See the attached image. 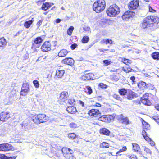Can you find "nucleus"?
I'll list each match as a JSON object with an SVG mask.
<instances>
[{"label": "nucleus", "mask_w": 159, "mask_h": 159, "mask_svg": "<svg viewBox=\"0 0 159 159\" xmlns=\"http://www.w3.org/2000/svg\"><path fill=\"white\" fill-rule=\"evenodd\" d=\"M149 94L148 93H146L143 95L141 98V102L145 105L147 106H150L151 104V103L148 99Z\"/></svg>", "instance_id": "obj_9"}, {"label": "nucleus", "mask_w": 159, "mask_h": 159, "mask_svg": "<svg viewBox=\"0 0 159 159\" xmlns=\"http://www.w3.org/2000/svg\"><path fill=\"white\" fill-rule=\"evenodd\" d=\"M99 86L102 88H107V86L103 83L100 84H99Z\"/></svg>", "instance_id": "obj_50"}, {"label": "nucleus", "mask_w": 159, "mask_h": 159, "mask_svg": "<svg viewBox=\"0 0 159 159\" xmlns=\"http://www.w3.org/2000/svg\"><path fill=\"white\" fill-rule=\"evenodd\" d=\"M94 76L93 74L91 73L86 74L83 76V78L85 80H93Z\"/></svg>", "instance_id": "obj_19"}, {"label": "nucleus", "mask_w": 159, "mask_h": 159, "mask_svg": "<svg viewBox=\"0 0 159 159\" xmlns=\"http://www.w3.org/2000/svg\"><path fill=\"white\" fill-rule=\"evenodd\" d=\"M41 49L43 52H47L51 49V45L48 42H45L41 46Z\"/></svg>", "instance_id": "obj_11"}, {"label": "nucleus", "mask_w": 159, "mask_h": 159, "mask_svg": "<svg viewBox=\"0 0 159 159\" xmlns=\"http://www.w3.org/2000/svg\"><path fill=\"white\" fill-rule=\"evenodd\" d=\"M94 106L97 107H101V105L98 103H96L94 105H93Z\"/></svg>", "instance_id": "obj_60"}, {"label": "nucleus", "mask_w": 159, "mask_h": 159, "mask_svg": "<svg viewBox=\"0 0 159 159\" xmlns=\"http://www.w3.org/2000/svg\"><path fill=\"white\" fill-rule=\"evenodd\" d=\"M28 54H26L24 56V59L26 60V59H27L28 58Z\"/></svg>", "instance_id": "obj_62"}, {"label": "nucleus", "mask_w": 159, "mask_h": 159, "mask_svg": "<svg viewBox=\"0 0 159 159\" xmlns=\"http://www.w3.org/2000/svg\"><path fill=\"white\" fill-rule=\"evenodd\" d=\"M152 119L157 122L159 120V118L157 116H154L152 117Z\"/></svg>", "instance_id": "obj_51"}, {"label": "nucleus", "mask_w": 159, "mask_h": 159, "mask_svg": "<svg viewBox=\"0 0 159 159\" xmlns=\"http://www.w3.org/2000/svg\"><path fill=\"white\" fill-rule=\"evenodd\" d=\"M7 44V42L4 38H2L0 39V47H4Z\"/></svg>", "instance_id": "obj_26"}, {"label": "nucleus", "mask_w": 159, "mask_h": 159, "mask_svg": "<svg viewBox=\"0 0 159 159\" xmlns=\"http://www.w3.org/2000/svg\"><path fill=\"white\" fill-rule=\"evenodd\" d=\"M10 117L9 113L6 112H2L0 114V120L2 121H6Z\"/></svg>", "instance_id": "obj_13"}, {"label": "nucleus", "mask_w": 159, "mask_h": 159, "mask_svg": "<svg viewBox=\"0 0 159 159\" xmlns=\"http://www.w3.org/2000/svg\"><path fill=\"white\" fill-rule=\"evenodd\" d=\"M128 91L125 89H121L119 91L120 94L122 95H124L126 93L127 94Z\"/></svg>", "instance_id": "obj_37"}, {"label": "nucleus", "mask_w": 159, "mask_h": 159, "mask_svg": "<svg viewBox=\"0 0 159 159\" xmlns=\"http://www.w3.org/2000/svg\"><path fill=\"white\" fill-rule=\"evenodd\" d=\"M68 53V51L65 49L61 50L58 53V56L59 57H63L66 56Z\"/></svg>", "instance_id": "obj_22"}, {"label": "nucleus", "mask_w": 159, "mask_h": 159, "mask_svg": "<svg viewBox=\"0 0 159 159\" xmlns=\"http://www.w3.org/2000/svg\"><path fill=\"white\" fill-rule=\"evenodd\" d=\"M42 22L43 20H40L38 21L36 24L38 27H39L41 25Z\"/></svg>", "instance_id": "obj_54"}, {"label": "nucleus", "mask_w": 159, "mask_h": 159, "mask_svg": "<svg viewBox=\"0 0 159 159\" xmlns=\"http://www.w3.org/2000/svg\"><path fill=\"white\" fill-rule=\"evenodd\" d=\"M109 146V144L106 142H103L100 145L101 147L102 148H108Z\"/></svg>", "instance_id": "obj_41"}, {"label": "nucleus", "mask_w": 159, "mask_h": 159, "mask_svg": "<svg viewBox=\"0 0 159 159\" xmlns=\"http://www.w3.org/2000/svg\"><path fill=\"white\" fill-rule=\"evenodd\" d=\"M85 90V92L89 95L91 94L93 92V90L89 86H86L85 88L84 89Z\"/></svg>", "instance_id": "obj_28"}, {"label": "nucleus", "mask_w": 159, "mask_h": 159, "mask_svg": "<svg viewBox=\"0 0 159 159\" xmlns=\"http://www.w3.org/2000/svg\"><path fill=\"white\" fill-rule=\"evenodd\" d=\"M0 151H3V148L2 147V144H0Z\"/></svg>", "instance_id": "obj_61"}, {"label": "nucleus", "mask_w": 159, "mask_h": 159, "mask_svg": "<svg viewBox=\"0 0 159 159\" xmlns=\"http://www.w3.org/2000/svg\"><path fill=\"white\" fill-rule=\"evenodd\" d=\"M146 141L149 142L152 146H154L155 144V143L153 141H152L150 138V140H148Z\"/></svg>", "instance_id": "obj_53"}, {"label": "nucleus", "mask_w": 159, "mask_h": 159, "mask_svg": "<svg viewBox=\"0 0 159 159\" xmlns=\"http://www.w3.org/2000/svg\"><path fill=\"white\" fill-rule=\"evenodd\" d=\"M128 156L129 158L131 159H136V156L135 155H133L131 156L128 155Z\"/></svg>", "instance_id": "obj_55"}, {"label": "nucleus", "mask_w": 159, "mask_h": 159, "mask_svg": "<svg viewBox=\"0 0 159 159\" xmlns=\"http://www.w3.org/2000/svg\"><path fill=\"white\" fill-rule=\"evenodd\" d=\"M65 73V70H57L56 71V76L58 78H61Z\"/></svg>", "instance_id": "obj_17"}, {"label": "nucleus", "mask_w": 159, "mask_h": 159, "mask_svg": "<svg viewBox=\"0 0 159 159\" xmlns=\"http://www.w3.org/2000/svg\"><path fill=\"white\" fill-rule=\"evenodd\" d=\"M75 100L73 98L69 99L68 101V103L70 105L73 104L75 103Z\"/></svg>", "instance_id": "obj_48"}, {"label": "nucleus", "mask_w": 159, "mask_h": 159, "mask_svg": "<svg viewBox=\"0 0 159 159\" xmlns=\"http://www.w3.org/2000/svg\"><path fill=\"white\" fill-rule=\"evenodd\" d=\"M142 134L145 140H150V138H149L145 130H143L142 132Z\"/></svg>", "instance_id": "obj_33"}, {"label": "nucleus", "mask_w": 159, "mask_h": 159, "mask_svg": "<svg viewBox=\"0 0 159 159\" xmlns=\"http://www.w3.org/2000/svg\"><path fill=\"white\" fill-rule=\"evenodd\" d=\"M61 21V20L59 19H57L56 20V22L57 23H59Z\"/></svg>", "instance_id": "obj_64"}, {"label": "nucleus", "mask_w": 159, "mask_h": 159, "mask_svg": "<svg viewBox=\"0 0 159 159\" xmlns=\"http://www.w3.org/2000/svg\"><path fill=\"white\" fill-rule=\"evenodd\" d=\"M135 14L134 12L131 11H128L124 13L122 16V19L124 20H126L130 18L135 16Z\"/></svg>", "instance_id": "obj_7"}, {"label": "nucleus", "mask_w": 159, "mask_h": 159, "mask_svg": "<svg viewBox=\"0 0 159 159\" xmlns=\"http://www.w3.org/2000/svg\"><path fill=\"white\" fill-rule=\"evenodd\" d=\"M132 145L134 150L136 151H139L140 147L137 144L133 143Z\"/></svg>", "instance_id": "obj_34"}, {"label": "nucleus", "mask_w": 159, "mask_h": 159, "mask_svg": "<svg viewBox=\"0 0 159 159\" xmlns=\"http://www.w3.org/2000/svg\"><path fill=\"white\" fill-rule=\"evenodd\" d=\"M155 107L157 110L159 111V104H156L155 106Z\"/></svg>", "instance_id": "obj_58"}, {"label": "nucleus", "mask_w": 159, "mask_h": 159, "mask_svg": "<svg viewBox=\"0 0 159 159\" xmlns=\"http://www.w3.org/2000/svg\"><path fill=\"white\" fill-rule=\"evenodd\" d=\"M74 62V60L71 58H66L62 61V63H63L70 66L73 65Z\"/></svg>", "instance_id": "obj_15"}, {"label": "nucleus", "mask_w": 159, "mask_h": 159, "mask_svg": "<svg viewBox=\"0 0 159 159\" xmlns=\"http://www.w3.org/2000/svg\"><path fill=\"white\" fill-rule=\"evenodd\" d=\"M120 11V8L116 4L110 6L107 9L106 12L108 16L114 17L119 14Z\"/></svg>", "instance_id": "obj_3"}, {"label": "nucleus", "mask_w": 159, "mask_h": 159, "mask_svg": "<svg viewBox=\"0 0 159 159\" xmlns=\"http://www.w3.org/2000/svg\"><path fill=\"white\" fill-rule=\"evenodd\" d=\"M122 61L125 64H127V63H132V61L128 59L123 58L122 59Z\"/></svg>", "instance_id": "obj_40"}, {"label": "nucleus", "mask_w": 159, "mask_h": 159, "mask_svg": "<svg viewBox=\"0 0 159 159\" xmlns=\"http://www.w3.org/2000/svg\"><path fill=\"white\" fill-rule=\"evenodd\" d=\"M130 79L133 82H134L135 80V77L134 76H132L130 77Z\"/></svg>", "instance_id": "obj_59"}, {"label": "nucleus", "mask_w": 159, "mask_h": 159, "mask_svg": "<svg viewBox=\"0 0 159 159\" xmlns=\"http://www.w3.org/2000/svg\"><path fill=\"white\" fill-rule=\"evenodd\" d=\"M149 12H154L155 11V10L153 9L150 6L148 7Z\"/></svg>", "instance_id": "obj_56"}, {"label": "nucleus", "mask_w": 159, "mask_h": 159, "mask_svg": "<svg viewBox=\"0 0 159 159\" xmlns=\"http://www.w3.org/2000/svg\"><path fill=\"white\" fill-rule=\"evenodd\" d=\"M100 132L101 134L106 135H109L110 133V131L106 128H103L100 129Z\"/></svg>", "instance_id": "obj_25"}, {"label": "nucleus", "mask_w": 159, "mask_h": 159, "mask_svg": "<svg viewBox=\"0 0 159 159\" xmlns=\"http://www.w3.org/2000/svg\"><path fill=\"white\" fill-rule=\"evenodd\" d=\"M77 45L76 43L72 44L71 46V48L72 50L75 49L77 47Z\"/></svg>", "instance_id": "obj_52"}, {"label": "nucleus", "mask_w": 159, "mask_h": 159, "mask_svg": "<svg viewBox=\"0 0 159 159\" xmlns=\"http://www.w3.org/2000/svg\"><path fill=\"white\" fill-rule=\"evenodd\" d=\"M51 6V4L48 2H46L43 3L42 7V8L43 10H47Z\"/></svg>", "instance_id": "obj_27"}, {"label": "nucleus", "mask_w": 159, "mask_h": 159, "mask_svg": "<svg viewBox=\"0 0 159 159\" xmlns=\"http://www.w3.org/2000/svg\"><path fill=\"white\" fill-rule=\"evenodd\" d=\"M159 18L154 16H148L144 18L142 23V27L143 29L149 28L152 31L159 28Z\"/></svg>", "instance_id": "obj_1"}, {"label": "nucleus", "mask_w": 159, "mask_h": 159, "mask_svg": "<svg viewBox=\"0 0 159 159\" xmlns=\"http://www.w3.org/2000/svg\"><path fill=\"white\" fill-rule=\"evenodd\" d=\"M144 151L148 154L149 155H151L152 151L148 148H145Z\"/></svg>", "instance_id": "obj_43"}, {"label": "nucleus", "mask_w": 159, "mask_h": 159, "mask_svg": "<svg viewBox=\"0 0 159 159\" xmlns=\"http://www.w3.org/2000/svg\"><path fill=\"white\" fill-rule=\"evenodd\" d=\"M102 42L103 43H105L106 44H107L108 43L111 44L112 42L111 40L107 39H103Z\"/></svg>", "instance_id": "obj_42"}, {"label": "nucleus", "mask_w": 159, "mask_h": 159, "mask_svg": "<svg viewBox=\"0 0 159 159\" xmlns=\"http://www.w3.org/2000/svg\"><path fill=\"white\" fill-rule=\"evenodd\" d=\"M68 137L69 138H70L71 139H74L76 137L75 134L74 133H70L68 134Z\"/></svg>", "instance_id": "obj_47"}, {"label": "nucleus", "mask_w": 159, "mask_h": 159, "mask_svg": "<svg viewBox=\"0 0 159 159\" xmlns=\"http://www.w3.org/2000/svg\"><path fill=\"white\" fill-rule=\"evenodd\" d=\"M74 28L72 26H70L69 29L67 30V34L69 35H71L72 34L73 31V30Z\"/></svg>", "instance_id": "obj_35"}, {"label": "nucleus", "mask_w": 159, "mask_h": 159, "mask_svg": "<svg viewBox=\"0 0 159 159\" xmlns=\"http://www.w3.org/2000/svg\"><path fill=\"white\" fill-rule=\"evenodd\" d=\"M103 62L105 64L106 66L110 65L112 63L111 61L110 60H104L103 61Z\"/></svg>", "instance_id": "obj_44"}, {"label": "nucleus", "mask_w": 159, "mask_h": 159, "mask_svg": "<svg viewBox=\"0 0 159 159\" xmlns=\"http://www.w3.org/2000/svg\"><path fill=\"white\" fill-rule=\"evenodd\" d=\"M33 21L32 20H30L26 21L24 24V26L27 29H28L29 27L30 26L32 23H33Z\"/></svg>", "instance_id": "obj_29"}, {"label": "nucleus", "mask_w": 159, "mask_h": 159, "mask_svg": "<svg viewBox=\"0 0 159 159\" xmlns=\"http://www.w3.org/2000/svg\"><path fill=\"white\" fill-rule=\"evenodd\" d=\"M29 91V85L28 84L24 83L21 88L20 92L21 95L23 96L26 95Z\"/></svg>", "instance_id": "obj_6"}, {"label": "nucleus", "mask_w": 159, "mask_h": 159, "mask_svg": "<svg viewBox=\"0 0 159 159\" xmlns=\"http://www.w3.org/2000/svg\"><path fill=\"white\" fill-rule=\"evenodd\" d=\"M16 157L15 156L8 157L3 154H0V159H15Z\"/></svg>", "instance_id": "obj_31"}, {"label": "nucleus", "mask_w": 159, "mask_h": 159, "mask_svg": "<svg viewBox=\"0 0 159 159\" xmlns=\"http://www.w3.org/2000/svg\"><path fill=\"white\" fill-rule=\"evenodd\" d=\"M89 38L87 36H84L82 39V41L84 43H87L89 40Z\"/></svg>", "instance_id": "obj_39"}, {"label": "nucleus", "mask_w": 159, "mask_h": 159, "mask_svg": "<svg viewBox=\"0 0 159 159\" xmlns=\"http://www.w3.org/2000/svg\"><path fill=\"white\" fill-rule=\"evenodd\" d=\"M2 147L3 148V151H9L12 148V146L8 143L2 144Z\"/></svg>", "instance_id": "obj_23"}, {"label": "nucleus", "mask_w": 159, "mask_h": 159, "mask_svg": "<svg viewBox=\"0 0 159 159\" xmlns=\"http://www.w3.org/2000/svg\"><path fill=\"white\" fill-rule=\"evenodd\" d=\"M152 56L153 58L155 60H159V52H155L152 54Z\"/></svg>", "instance_id": "obj_30"}, {"label": "nucleus", "mask_w": 159, "mask_h": 159, "mask_svg": "<svg viewBox=\"0 0 159 159\" xmlns=\"http://www.w3.org/2000/svg\"><path fill=\"white\" fill-rule=\"evenodd\" d=\"M68 96V93L64 91L61 93L59 97V99L61 100L62 101H64L66 100Z\"/></svg>", "instance_id": "obj_18"}, {"label": "nucleus", "mask_w": 159, "mask_h": 159, "mask_svg": "<svg viewBox=\"0 0 159 159\" xmlns=\"http://www.w3.org/2000/svg\"><path fill=\"white\" fill-rule=\"evenodd\" d=\"M126 96L127 98L129 100H132L134 99L138 96L137 94L136 93L130 90L128 91Z\"/></svg>", "instance_id": "obj_12"}, {"label": "nucleus", "mask_w": 159, "mask_h": 159, "mask_svg": "<svg viewBox=\"0 0 159 159\" xmlns=\"http://www.w3.org/2000/svg\"><path fill=\"white\" fill-rule=\"evenodd\" d=\"M112 119V116L109 115H104L99 118L98 120L105 122H110Z\"/></svg>", "instance_id": "obj_10"}, {"label": "nucleus", "mask_w": 159, "mask_h": 159, "mask_svg": "<svg viewBox=\"0 0 159 159\" xmlns=\"http://www.w3.org/2000/svg\"><path fill=\"white\" fill-rule=\"evenodd\" d=\"M105 6L106 3L104 0H98L93 4V9L96 13H99L103 11Z\"/></svg>", "instance_id": "obj_2"}, {"label": "nucleus", "mask_w": 159, "mask_h": 159, "mask_svg": "<svg viewBox=\"0 0 159 159\" xmlns=\"http://www.w3.org/2000/svg\"><path fill=\"white\" fill-rule=\"evenodd\" d=\"M138 87L140 89L144 90L147 88V86L146 83L144 82H141L138 84Z\"/></svg>", "instance_id": "obj_24"}, {"label": "nucleus", "mask_w": 159, "mask_h": 159, "mask_svg": "<svg viewBox=\"0 0 159 159\" xmlns=\"http://www.w3.org/2000/svg\"><path fill=\"white\" fill-rule=\"evenodd\" d=\"M69 126L72 129H75L78 127L77 125L74 122L70 123L69 124Z\"/></svg>", "instance_id": "obj_38"}, {"label": "nucleus", "mask_w": 159, "mask_h": 159, "mask_svg": "<svg viewBox=\"0 0 159 159\" xmlns=\"http://www.w3.org/2000/svg\"><path fill=\"white\" fill-rule=\"evenodd\" d=\"M33 122L37 124L44 122L48 120V117L43 114H36L32 117Z\"/></svg>", "instance_id": "obj_4"}, {"label": "nucleus", "mask_w": 159, "mask_h": 159, "mask_svg": "<svg viewBox=\"0 0 159 159\" xmlns=\"http://www.w3.org/2000/svg\"><path fill=\"white\" fill-rule=\"evenodd\" d=\"M127 149L126 147L124 146L122 147V149H120L118 152H117L116 154H117L121 153V152L125 151Z\"/></svg>", "instance_id": "obj_46"}, {"label": "nucleus", "mask_w": 159, "mask_h": 159, "mask_svg": "<svg viewBox=\"0 0 159 159\" xmlns=\"http://www.w3.org/2000/svg\"><path fill=\"white\" fill-rule=\"evenodd\" d=\"M143 122H142L143 129H148L150 127L149 125L144 120H143Z\"/></svg>", "instance_id": "obj_32"}, {"label": "nucleus", "mask_w": 159, "mask_h": 159, "mask_svg": "<svg viewBox=\"0 0 159 159\" xmlns=\"http://www.w3.org/2000/svg\"><path fill=\"white\" fill-rule=\"evenodd\" d=\"M139 6V1L138 0H133L130 2L128 5L129 9L134 10L136 9Z\"/></svg>", "instance_id": "obj_8"}, {"label": "nucleus", "mask_w": 159, "mask_h": 159, "mask_svg": "<svg viewBox=\"0 0 159 159\" xmlns=\"http://www.w3.org/2000/svg\"><path fill=\"white\" fill-rule=\"evenodd\" d=\"M90 28L89 26H86L84 28V30L86 31H89Z\"/></svg>", "instance_id": "obj_57"}, {"label": "nucleus", "mask_w": 159, "mask_h": 159, "mask_svg": "<svg viewBox=\"0 0 159 159\" xmlns=\"http://www.w3.org/2000/svg\"><path fill=\"white\" fill-rule=\"evenodd\" d=\"M67 111L70 114L75 113L76 111V108L73 106H69L66 108Z\"/></svg>", "instance_id": "obj_20"}, {"label": "nucleus", "mask_w": 159, "mask_h": 159, "mask_svg": "<svg viewBox=\"0 0 159 159\" xmlns=\"http://www.w3.org/2000/svg\"><path fill=\"white\" fill-rule=\"evenodd\" d=\"M147 88H148L150 89L153 90L155 88L154 85L151 84H147Z\"/></svg>", "instance_id": "obj_49"}, {"label": "nucleus", "mask_w": 159, "mask_h": 159, "mask_svg": "<svg viewBox=\"0 0 159 159\" xmlns=\"http://www.w3.org/2000/svg\"><path fill=\"white\" fill-rule=\"evenodd\" d=\"M118 119L120 121H121V123L125 125L129 124V120L127 117H125L123 115H120L118 116Z\"/></svg>", "instance_id": "obj_14"}, {"label": "nucleus", "mask_w": 159, "mask_h": 159, "mask_svg": "<svg viewBox=\"0 0 159 159\" xmlns=\"http://www.w3.org/2000/svg\"><path fill=\"white\" fill-rule=\"evenodd\" d=\"M99 111L97 109H92L88 112L89 115L90 116H96L99 114Z\"/></svg>", "instance_id": "obj_16"}, {"label": "nucleus", "mask_w": 159, "mask_h": 159, "mask_svg": "<svg viewBox=\"0 0 159 159\" xmlns=\"http://www.w3.org/2000/svg\"><path fill=\"white\" fill-rule=\"evenodd\" d=\"M123 70L125 72L127 73L131 72L132 70V69L128 66H125L123 68Z\"/></svg>", "instance_id": "obj_36"}, {"label": "nucleus", "mask_w": 159, "mask_h": 159, "mask_svg": "<svg viewBox=\"0 0 159 159\" xmlns=\"http://www.w3.org/2000/svg\"><path fill=\"white\" fill-rule=\"evenodd\" d=\"M42 39L41 38L39 37H38L36 38L34 40V43H33V45L32 48H34L35 47V44H39L41 43H42Z\"/></svg>", "instance_id": "obj_21"}, {"label": "nucleus", "mask_w": 159, "mask_h": 159, "mask_svg": "<svg viewBox=\"0 0 159 159\" xmlns=\"http://www.w3.org/2000/svg\"><path fill=\"white\" fill-rule=\"evenodd\" d=\"M33 83L34 84V86L36 88H38L39 87V84L38 81L37 80H34L33 81Z\"/></svg>", "instance_id": "obj_45"}, {"label": "nucleus", "mask_w": 159, "mask_h": 159, "mask_svg": "<svg viewBox=\"0 0 159 159\" xmlns=\"http://www.w3.org/2000/svg\"><path fill=\"white\" fill-rule=\"evenodd\" d=\"M80 104L83 107H84V102H82V101H80Z\"/></svg>", "instance_id": "obj_63"}, {"label": "nucleus", "mask_w": 159, "mask_h": 159, "mask_svg": "<svg viewBox=\"0 0 159 159\" xmlns=\"http://www.w3.org/2000/svg\"><path fill=\"white\" fill-rule=\"evenodd\" d=\"M63 156L66 159H69L73 156V151L67 148H63L61 150Z\"/></svg>", "instance_id": "obj_5"}]
</instances>
